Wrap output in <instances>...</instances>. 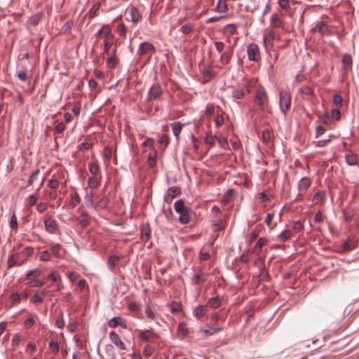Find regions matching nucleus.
<instances>
[{
	"label": "nucleus",
	"mask_w": 359,
	"mask_h": 359,
	"mask_svg": "<svg viewBox=\"0 0 359 359\" xmlns=\"http://www.w3.org/2000/svg\"><path fill=\"white\" fill-rule=\"evenodd\" d=\"M175 210L180 215L179 221L183 224L190 222L191 217V210L187 207L182 199L178 200L175 203Z\"/></svg>",
	"instance_id": "nucleus-1"
},
{
	"label": "nucleus",
	"mask_w": 359,
	"mask_h": 359,
	"mask_svg": "<svg viewBox=\"0 0 359 359\" xmlns=\"http://www.w3.org/2000/svg\"><path fill=\"white\" fill-rule=\"evenodd\" d=\"M255 102L262 110H264L268 106L267 93L262 86H258L256 89Z\"/></svg>",
	"instance_id": "nucleus-2"
},
{
	"label": "nucleus",
	"mask_w": 359,
	"mask_h": 359,
	"mask_svg": "<svg viewBox=\"0 0 359 359\" xmlns=\"http://www.w3.org/2000/svg\"><path fill=\"white\" fill-rule=\"evenodd\" d=\"M43 223L45 230L49 233H55L57 229V221L54 219L53 215L47 213L44 215Z\"/></svg>",
	"instance_id": "nucleus-3"
},
{
	"label": "nucleus",
	"mask_w": 359,
	"mask_h": 359,
	"mask_svg": "<svg viewBox=\"0 0 359 359\" xmlns=\"http://www.w3.org/2000/svg\"><path fill=\"white\" fill-rule=\"evenodd\" d=\"M279 104L280 109L284 114L290 109L291 104V95L285 90H280L279 93Z\"/></svg>",
	"instance_id": "nucleus-4"
},
{
	"label": "nucleus",
	"mask_w": 359,
	"mask_h": 359,
	"mask_svg": "<svg viewBox=\"0 0 359 359\" xmlns=\"http://www.w3.org/2000/svg\"><path fill=\"white\" fill-rule=\"evenodd\" d=\"M65 178V172H59L56 174H54L52 176V178L48 181V186L52 189H57L59 187L60 184H66V181L64 182L62 180Z\"/></svg>",
	"instance_id": "nucleus-5"
},
{
	"label": "nucleus",
	"mask_w": 359,
	"mask_h": 359,
	"mask_svg": "<svg viewBox=\"0 0 359 359\" xmlns=\"http://www.w3.org/2000/svg\"><path fill=\"white\" fill-rule=\"evenodd\" d=\"M247 55L250 60L257 62L261 59L259 47L255 43H250L247 48Z\"/></svg>",
	"instance_id": "nucleus-6"
},
{
	"label": "nucleus",
	"mask_w": 359,
	"mask_h": 359,
	"mask_svg": "<svg viewBox=\"0 0 359 359\" xmlns=\"http://www.w3.org/2000/svg\"><path fill=\"white\" fill-rule=\"evenodd\" d=\"M156 52L155 46L149 41L141 43L137 49V54L139 55H144L147 54H153Z\"/></svg>",
	"instance_id": "nucleus-7"
},
{
	"label": "nucleus",
	"mask_w": 359,
	"mask_h": 359,
	"mask_svg": "<svg viewBox=\"0 0 359 359\" xmlns=\"http://www.w3.org/2000/svg\"><path fill=\"white\" fill-rule=\"evenodd\" d=\"M26 262V258H22L20 253L12 254L7 260V266L9 269L14 266H21Z\"/></svg>",
	"instance_id": "nucleus-8"
},
{
	"label": "nucleus",
	"mask_w": 359,
	"mask_h": 359,
	"mask_svg": "<svg viewBox=\"0 0 359 359\" xmlns=\"http://www.w3.org/2000/svg\"><path fill=\"white\" fill-rule=\"evenodd\" d=\"M181 194V190L177 187H170L168 189L165 196L164 201L167 203H171L172 200Z\"/></svg>",
	"instance_id": "nucleus-9"
},
{
	"label": "nucleus",
	"mask_w": 359,
	"mask_h": 359,
	"mask_svg": "<svg viewBox=\"0 0 359 359\" xmlns=\"http://www.w3.org/2000/svg\"><path fill=\"white\" fill-rule=\"evenodd\" d=\"M109 339L120 350H121V351H125L126 350V346H125L124 344L121 341V339L120 337L118 336V334L116 332H115L114 331H111L109 333Z\"/></svg>",
	"instance_id": "nucleus-10"
},
{
	"label": "nucleus",
	"mask_w": 359,
	"mask_h": 359,
	"mask_svg": "<svg viewBox=\"0 0 359 359\" xmlns=\"http://www.w3.org/2000/svg\"><path fill=\"white\" fill-rule=\"evenodd\" d=\"M140 231L142 241L144 243L147 242L151 236V229L149 225L148 224H142L140 226Z\"/></svg>",
	"instance_id": "nucleus-11"
},
{
	"label": "nucleus",
	"mask_w": 359,
	"mask_h": 359,
	"mask_svg": "<svg viewBox=\"0 0 359 359\" xmlns=\"http://www.w3.org/2000/svg\"><path fill=\"white\" fill-rule=\"evenodd\" d=\"M109 203V198L108 197L104 196L99 198L97 201L95 202L93 208L96 211H99L101 210H103L107 208Z\"/></svg>",
	"instance_id": "nucleus-12"
},
{
	"label": "nucleus",
	"mask_w": 359,
	"mask_h": 359,
	"mask_svg": "<svg viewBox=\"0 0 359 359\" xmlns=\"http://www.w3.org/2000/svg\"><path fill=\"white\" fill-rule=\"evenodd\" d=\"M346 163L349 165H358L359 158L353 152H349L345 154Z\"/></svg>",
	"instance_id": "nucleus-13"
},
{
	"label": "nucleus",
	"mask_w": 359,
	"mask_h": 359,
	"mask_svg": "<svg viewBox=\"0 0 359 359\" xmlns=\"http://www.w3.org/2000/svg\"><path fill=\"white\" fill-rule=\"evenodd\" d=\"M97 35L101 36L105 39H109L111 36H114L111 33V29L108 25H104L97 32Z\"/></svg>",
	"instance_id": "nucleus-14"
},
{
	"label": "nucleus",
	"mask_w": 359,
	"mask_h": 359,
	"mask_svg": "<svg viewBox=\"0 0 359 359\" xmlns=\"http://www.w3.org/2000/svg\"><path fill=\"white\" fill-rule=\"evenodd\" d=\"M162 94V89L158 84L153 86L149 91V99H157Z\"/></svg>",
	"instance_id": "nucleus-15"
},
{
	"label": "nucleus",
	"mask_w": 359,
	"mask_h": 359,
	"mask_svg": "<svg viewBox=\"0 0 359 359\" xmlns=\"http://www.w3.org/2000/svg\"><path fill=\"white\" fill-rule=\"evenodd\" d=\"M275 39V34L273 32L270 31L264 37V44L266 49L272 48L273 46V41Z\"/></svg>",
	"instance_id": "nucleus-16"
},
{
	"label": "nucleus",
	"mask_w": 359,
	"mask_h": 359,
	"mask_svg": "<svg viewBox=\"0 0 359 359\" xmlns=\"http://www.w3.org/2000/svg\"><path fill=\"white\" fill-rule=\"evenodd\" d=\"M353 65L352 57L351 55L345 53L342 57V68L345 71L351 69Z\"/></svg>",
	"instance_id": "nucleus-17"
},
{
	"label": "nucleus",
	"mask_w": 359,
	"mask_h": 359,
	"mask_svg": "<svg viewBox=\"0 0 359 359\" xmlns=\"http://www.w3.org/2000/svg\"><path fill=\"white\" fill-rule=\"evenodd\" d=\"M311 180L309 177H303L298 182V190L299 192L306 191L311 186Z\"/></svg>",
	"instance_id": "nucleus-18"
},
{
	"label": "nucleus",
	"mask_w": 359,
	"mask_h": 359,
	"mask_svg": "<svg viewBox=\"0 0 359 359\" xmlns=\"http://www.w3.org/2000/svg\"><path fill=\"white\" fill-rule=\"evenodd\" d=\"M75 220L80 224L83 228L86 227L90 220V216L88 212H83L81 215L75 219Z\"/></svg>",
	"instance_id": "nucleus-19"
},
{
	"label": "nucleus",
	"mask_w": 359,
	"mask_h": 359,
	"mask_svg": "<svg viewBox=\"0 0 359 359\" xmlns=\"http://www.w3.org/2000/svg\"><path fill=\"white\" fill-rule=\"evenodd\" d=\"M129 12L130 14L131 21L133 23H137L142 17V15L140 13L139 10L134 6H130L129 8Z\"/></svg>",
	"instance_id": "nucleus-20"
},
{
	"label": "nucleus",
	"mask_w": 359,
	"mask_h": 359,
	"mask_svg": "<svg viewBox=\"0 0 359 359\" xmlns=\"http://www.w3.org/2000/svg\"><path fill=\"white\" fill-rule=\"evenodd\" d=\"M201 74H203V79L206 82L212 79L215 76V73L210 68L207 67H203L201 69Z\"/></svg>",
	"instance_id": "nucleus-21"
},
{
	"label": "nucleus",
	"mask_w": 359,
	"mask_h": 359,
	"mask_svg": "<svg viewBox=\"0 0 359 359\" xmlns=\"http://www.w3.org/2000/svg\"><path fill=\"white\" fill-rule=\"evenodd\" d=\"M207 311L208 309L206 306L198 305L194 309L193 314L197 318H200L201 317L204 316L206 314Z\"/></svg>",
	"instance_id": "nucleus-22"
},
{
	"label": "nucleus",
	"mask_w": 359,
	"mask_h": 359,
	"mask_svg": "<svg viewBox=\"0 0 359 359\" xmlns=\"http://www.w3.org/2000/svg\"><path fill=\"white\" fill-rule=\"evenodd\" d=\"M120 259H121V257H118V255H114L110 256L107 260V265H108L109 268L111 271H113L114 269L115 266L118 263Z\"/></svg>",
	"instance_id": "nucleus-23"
},
{
	"label": "nucleus",
	"mask_w": 359,
	"mask_h": 359,
	"mask_svg": "<svg viewBox=\"0 0 359 359\" xmlns=\"http://www.w3.org/2000/svg\"><path fill=\"white\" fill-rule=\"evenodd\" d=\"M171 128L172 130V133L176 140H178L180 137V134L182 129V125L180 122H175L171 124Z\"/></svg>",
	"instance_id": "nucleus-24"
},
{
	"label": "nucleus",
	"mask_w": 359,
	"mask_h": 359,
	"mask_svg": "<svg viewBox=\"0 0 359 359\" xmlns=\"http://www.w3.org/2000/svg\"><path fill=\"white\" fill-rule=\"evenodd\" d=\"M208 304L212 309H217L222 305V299L219 296L212 297L208 301Z\"/></svg>",
	"instance_id": "nucleus-25"
},
{
	"label": "nucleus",
	"mask_w": 359,
	"mask_h": 359,
	"mask_svg": "<svg viewBox=\"0 0 359 359\" xmlns=\"http://www.w3.org/2000/svg\"><path fill=\"white\" fill-rule=\"evenodd\" d=\"M139 337L144 341H149L153 337V330H147L142 331L140 332V334H139Z\"/></svg>",
	"instance_id": "nucleus-26"
},
{
	"label": "nucleus",
	"mask_w": 359,
	"mask_h": 359,
	"mask_svg": "<svg viewBox=\"0 0 359 359\" xmlns=\"http://www.w3.org/2000/svg\"><path fill=\"white\" fill-rule=\"evenodd\" d=\"M206 280V274L201 272L199 274L194 276L192 278V282L195 285H200Z\"/></svg>",
	"instance_id": "nucleus-27"
},
{
	"label": "nucleus",
	"mask_w": 359,
	"mask_h": 359,
	"mask_svg": "<svg viewBox=\"0 0 359 359\" xmlns=\"http://www.w3.org/2000/svg\"><path fill=\"white\" fill-rule=\"evenodd\" d=\"M270 22L273 27H280L282 25V21L277 13H274L271 15Z\"/></svg>",
	"instance_id": "nucleus-28"
},
{
	"label": "nucleus",
	"mask_w": 359,
	"mask_h": 359,
	"mask_svg": "<svg viewBox=\"0 0 359 359\" xmlns=\"http://www.w3.org/2000/svg\"><path fill=\"white\" fill-rule=\"evenodd\" d=\"M43 14L41 13H36L32 15L29 19V22L32 26H36L42 19Z\"/></svg>",
	"instance_id": "nucleus-29"
},
{
	"label": "nucleus",
	"mask_w": 359,
	"mask_h": 359,
	"mask_svg": "<svg viewBox=\"0 0 359 359\" xmlns=\"http://www.w3.org/2000/svg\"><path fill=\"white\" fill-rule=\"evenodd\" d=\"M114 43V36H111V38L105 39L103 42L104 45V53H108L112 45Z\"/></svg>",
	"instance_id": "nucleus-30"
},
{
	"label": "nucleus",
	"mask_w": 359,
	"mask_h": 359,
	"mask_svg": "<svg viewBox=\"0 0 359 359\" xmlns=\"http://www.w3.org/2000/svg\"><path fill=\"white\" fill-rule=\"evenodd\" d=\"M278 238L281 242H285L292 238V232L289 229H285L279 234Z\"/></svg>",
	"instance_id": "nucleus-31"
},
{
	"label": "nucleus",
	"mask_w": 359,
	"mask_h": 359,
	"mask_svg": "<svg viewBox=\"0 0 359 359\" xmlns=\"http://www.w3.org/2000/svg\"><path fill=\"white\" fill-rule=\"evenodd\" d=\"M41 273V271L39 269H34L29 271L26 275V278L27 280H34L38 278Z\"/></svg>",
	"instance_id": "nucleus-32"
},
{
	"label": "nucleus",
	"mask_w": 359,
	"mask_h": 359,
	"mask_svg": "<svg viewBox=\"0 0 359 359\" xmlns=\"http://www.w3.org/2000/svg\"><path fill=\"white\" fill-rule=\"evenodd\" d=\"M170 311L172 313H180L182 311V305L180 302L172 301L170 303Z\"/></svg>",
	"instance_id": "nucleus-33"
},
{
	"label": "nucleus",
	"mask_w": 359,
	"mask_h": 359,
	"mask_svg": "<svg viewBox=\"0 0 359 359\" xmlns=\"http://www.w3.org/2000/svg\"><path fill=\"white\" fill-rule=\"evenodd\" d=\"M51 251L56 257H62V248L60 244H53L51 245Z\"/></svg>",
	"instance_id": "nucleus-34"
},
{
	"label": "nucleus",
	"mask_w": 359,
	"mask_h": 359,
	"mask_svg": "<svg viewBox=\"0 0 359 359\" xmlns=\"http://www.w3.org/2000/svg\"><path fill=\"white\" fill-rule=\"evenodd\" d=\"M315 30L321 34H325L328 32V26L324 22H319L315 27Z\"/></svg>",
	"instance_id": "nucleus-35"
},
{
	"label": "nucleus",
	"mask_w": 359,
	"mask_h": 359,
	"mask_svg": "<svg viewBox=\"0 0 359 359\" xmlns=\"http://www.w3.org/2000/svg\"><path fill=\"white\" fill-rule=\"evenodd\" d=\"M266 243V240L263 238H260L258 239L255 247V252H257V255H259L262 252V248Z\"/></svg>",
	"instance_id": "nucleus-36"
},
{
	"label": "nucleus",
	"mask_w": 359,
	"mask_h": 359,
	"mask_svg": "<svg viewBox=\"0 0 359 359\" xmlns=\"http://www.w3.org/2000/svg\"><path fill=\"white\" fill-rule=\"evenodd\" d=\"M148 163L151 168H154L156 163V151H151L148 155Z\"/></svg>",
	"instance_id": "nucleus-37"
},
{
	"label": "nucleus",
	"mask_w": 359,
	"mask_h": 359,
	"mask_svg": "<svg viewBox=\"0 0 359 359\" xmlns=\"http://www.w3.org/2000/svg\"><path fill=\"white\" fill-rule=\"evenodd\" d=\"M215 11L220 13H224L227 11L226 3L224 0H219L215 8Z\"/></svg>",
	"instance_id": "nucleus-38"
},
{
	"label": "nucleus",
	"mask_w": 359,
	"mask_h": 359,
	"mask_svg": "<svg viewBox=\"0 0 359 359\" xmlns=\"http://www.w3.org/2000/svg\"><path fill=\"white\" fill-rule=\"evenodd\" d=\"M43 296L44 292L43 291L41 292H37L32 297L31 302L35 304H41L43 301Z\"/></svg>",
	"instance_id": "nucleus-39"
},
{
	"label": "nucleus",
	"mask_w": 359,
	"mask_h": 359,
	"mask_svg": "<svg viewBox=\"0 0 359 359\" xmlns=\"http://www.w3.org/2000/svg\"><path fill=\"white\" fill-rule=\"evenodd\" d=\"M318 117L320 118L321 121L327 125H330L332 123V118L328 114L327 112H324L323 114L318 113Z\"/></svg>",
	"instance_id": "nucleus-40"
},
{
	"label": "nucleus",
	"mask_w": 359,
	"mask_h": 359,
	"mask_svg": "<svg viewBox=\"0 0 359 359\" xmlns=\"http://www.w3.org/2000/svg\"><path fill=\"white\" fill-rule=\"evenodd\" d=\"M269 277V273L267 269L264 266H262L260 269V272L259 274V281H265Z\"/></svg>",
	"instance_id": "nucleus-41"
},
{
	"label": "nucleus",
	"mask_w": 359,
	"mask_h": 359,
	"mask_svg": "<svg viewBox=\"0 0 359 359\" xmlns=\"http://www.w3.org/2000/svg\"><path fill=\"white\" fill-rule=\"evenodd\" d=\"M81 201V198L79 197V194L77 193H75L74 195L71 196L70 201H69V205L74 208L79 205V203Z\"/></svg>",
	"instance_id": "nucleus-42"
},
{
	"label": "nucleus",
	"mask_w": 359,
	"mask_h": 359,
	"mask_svg": "<svg viewBox=\"0 0 359 359\" xmlns=\"http://www.w3.org/2000/svg\"><path fill=\"white\" fill-rule=\"evenodd\" d=\"M115 56H116V50H114L112 54L107 60V66L110 68L115 67V66L116 65Z\"/></svg>",
	"instance_id": "nucleus-43"
},
{
	"label": "nucleus",
	"mask_w": 359,
	"mask_h": 359,
	"mask_svg": "<svg viewBox=\"0 0 359 359\" xmlns=\"http://www.w3.org/2000/svg\"><path fill=\"white\" fill-rule=\"evenodd\" d=\"M31 77V74H29L25 69L20 70L18 74V78L21 81H25Z\"/></svg>",
	"instance_id": "nucleus-44"
},
{
	"label": "nucleus",
	"mask_w": 359,
	"mask_h": 359,
	"mask_svg": "<svg viewBox=\"0 0 359 359\" xmlns=\"http://www.w3.org/2000/svg\"><path fill=\"white\" fill-rule=\"evenodd\" d=\"M39 172H40V170L39 169H36L32 172L29 178L27 180V186L28 187L31 186L33 184V182L36 180Z\"/></svg>",
	"instance_id": "nucleus-45"
},
{
	"label": "nucleus",
	"mask_w": 359,
	"mask_h": 359,
	"mask_svg": "<svg viewBox=\"0 0 359 359\" xmlns=\"http://www.w3.org/2000/svg\"><path fill=\"white\" fill-rule=\"evenodd\" d=\"M324 197H325L324 192L318 191V192L316 193L315 195L313 196V197L312 198V201L313 202V203L317 204V203H320V201H322L323 200Z\"/></svg>",
	"instance_id": "nucleus-46"
},
{
	"label": "nucleus",
	"mask_w": 359,
	"mask_h": 359,
	"mask_svg": "<svg viewBox=\"0 0 359 359\" xmlns=\"http://www.w3.org/2000/svg\"><path fill=\"white\" fill-rule=\"evenodd\" d=\"M9 224H10V227L11 229L15 230V231L18 229V219H17V217H16L15 214H13L11 217L10 221H9Z\"/></svg>",
	"instance_id": "nucleus-47"
},
{
	"label": "nucleus",
	"mask_w": 359,
	"mask_h": 359,
	"mask_svg": "<svg viewBox=\"0 0 359 359\" xmlns=\"http://www.w3.org/2000/svg\"><path fill=\"white\" fill-rule=\"evenodd\" d=\"M38 200V196L37 194H33L28 196L26 199V203L28 206H33L34 205Z\"/></svg>",
	"instance_id": "nucleus-48"
},
{
	"label": "nucleus",
	"mask_w": 359,
	"mask_h": 359,
	"mask_svg": "<svg viewBox=\"0 0 359 359\" xmlns=\"http://www.w3.org/2000/svg\"><path fill=\"white\" fill-rule=\"evenodd\" d=\"M89 171L93 175H96L99 171V166L97 162H91L89 163Z\"/></svg>",
	"instance_id": "nucleus-49"
},
{
	"label": "nucleus",
	"mask_w": 359,
	"mask_h": 359,
	"mask_svg": "<svg viewBox=\"0 0 359 359\" xmlns=\"http://www.w3.org/2000/svg\"><path fill=\"white\" fill-rule=\"evenodd\" d=\"M145 314L147 317L151 320H154L156 317V313L152 311L151 306L147 304L145 306Z\"/></svg>",
	"instance_id": "nucleus-50"
},
{
	"label": "nucleus",
	"mask_w": 359,
	"mask_h": 359,
	"mask_svg": "<svg viewBox=\"0 0 359 359\" xmlns=\"http://www.w3.org/2000/svg\"><path fill=\"white\" fill-rule=\"evenodd\" d=\"M177 332L180 334L182 336H186L188 333V329L186 327V324L184 323H180L177 326Z\"/></svg>",
	"instance_id": "nucleus-51"
},
{
	"label": "nucleus",
	"mask_w": 359,
	"mask_h": 359,
	"mask_svg": "<svg viewBox=\"0 0 359 359\" xmlns=\"http://www.w3.org/2000/svg\"><path fill=\"white\" fill-rule=\"evenodd\" d=\"M33 253V248L32 247H26L20 254L22 258H26L30 256Z\"/></svg>",
	"instance_id": "nucleus-52"
},
{
	"label": "nucleus",
	"mask_w": 359,
	"mask_h": 359,
	"mask_svg": "<svg viewBox=\"0 0 359 359\" xmlns=\"http://www.w3.org/2000/svg\"><path fill=\"white\" fill-rule=\"evenodd\" d=\"M224 31L229 35H233L236 33V26L234 24H229L224 27Z\"/></svg>",
	"instance_id": "nucleus-53"
},
{
	"label": "nucleus",
	"mask_w": 359,
	"mask_h": 359,
	"mask_svg": "<svg viewBox=\"0 0 359 359\" xmlns=\"http://www.w3.org/2000/svg\"><path fill=\"white\" fill-rule=\"evenodd\" d=\"M231 56L226 52H224L220 57V62L223 65H227L230 62Z\"/></svg>",
	"instance_id": "nucleus-54"
},
{
	"label": "nucleus",
	"mask_w": 359,
	"mask_h": 359,
	"mask_svg": "<svg viewBox=\"0 0 359 359\" xmlns=\"http://www.w3.org/2000/svg\"><path fill=\"white\" fill-rule=\"evenodd\" d=\"M120 320H121V316H116L109 321L108 325L111 327H116L119 325Z\"/></svg>",
	"instance_id": "nucleus-55"
},
{
	"label": "nucleus",
	"mask_w": 359,
	"mask_h": 359,
	"mask_svg": "<svg viewBox=\"0 0 359 359\" xmlns=\"http://www.w3.org/2000/svg\"><path fill=\"white\" fill-rule=\"evenodd\" d=\"M100 8V4L98 3L95 4L88 12L90 18H93L97 15V13Z\"/></svg>",
	"instance_id": "nucleus-56"
},
{
	"label": "nucleus",
	"mask_w": 359,
	"mask_h": 359,
	"mask_svg": "<svg viewBox=\"0 0 359 359\" xmlns=\"http://www.w3.org/2000/svg\"><path fill=\"white\" fill-rule=\"evenodd\" d=\"M141 304L138 303V302H131L128 304V309L130 311H137L140 309L141 308Z\"/></svg>",
	"instance_id": "nucleus-57"
},
{
	"label": "nucleus",
	"mask_w": 359,
	"mask_h": 359,
	"mask_svg": "<svg viewBox=\"0 0 359 359\" xmlns=\"http://www.w3.org/2000/svg\"><path fill=\"white\" fill-rule=\"evenodd\" d=\"M192 30L193 26L190 23L185 24L181 27V32L185 34L191 33Z\"/></svg>",
	"instance_id": "nucleus-58"
},
{
	"label": "nucleus",
	"mask_w": 359,
	"mask_h": 359,
	"mask_svg": "<svg viewBox=\"0 0 359 359\" xmlns=\"http://www.w3.org/2000/svg\"><path fill=\"white\" fill-rule=\"evenodd\" d=\"M330 140H331L330 138L321 140L317 142H314L313 144L316 147H323L327 145L330 143Z\"/></svg>",
	"instance_id": "nucleus-59"
},
{
	"label": "nucleus",
	"mask_w": 359,
	"mask_h": 359,
	"mask_svg": "<svg viewBox=\"0 0 359 359\" xmlns=\"http://www.w3.org/2000/svg\"><path fill=\"white\" fill-rule=\"evenodd\" d=\"M278 6L283 10H287L290 8V0H278Z\"/></svg>",
	"instance_id": "nucleus-60"
},
{
	"label": "nucleus",
	"mask_w": 359,
	"mask_h": 359,
	"mask_svg": "<svg viewBox=\"0 0 359 359\" xmlns=\"http://www.w3.org/2000/svg\"><path fill=\"white\" fill-rule=\"evenodd\" d=\"M39 259L41 261L47 262L50 259V255L48 250H44L41 252L39 255Z\"/></svg>",
	"instance_id": "nucleus-61"
},
{
	"label": "nucleus",
	"mask_w": 359,
	"mask_h": 359,
	"mask_svg": "<svg viewBox=\"0 0 359 359\" xmlns=\"http://www.w3.org/2000/svg\"><path fill=\"white\" fill-rule=\"evenodd\" d=\"M214 111H215L214 105L212 104H207V106L205 107V114L207 116H211L214 114Z\"/></svg>",
	"instance_id": "nucleus-62"
},
{
	"label": "nucleus",
	"mask_w": 359,
	"mask_h": 359,
	"mask_svg": "<svg viewBox=\"0 0 359 359\" xmlns=\"http://www.w3.org/2000/svg\"><path fill=\"white\" fill-rule=\"evenodd\" d=\"M49 347L52 349V351L55 353H57L60 350L59 344L55 341H51L49 343Z\"/></svg>",
	"instance_id": "nucleus-63"
},
{
	"label": "nucleus",
	"mask_w": 359,
	"mask_h": 359,
	"mask_svg": "<svg viewBox=\"0 0 359 359\" xmlns=\"http://www.w3.org/2000/svg\"><path fill=\"white\" fill-rule=\"evenodd\" d=\"M99 180H97L95 177H90L88 179V186L92 189L97 187L99 185Z\"/></svg>",
	"instance_id": "nucleus-64"
}]
</instances>
